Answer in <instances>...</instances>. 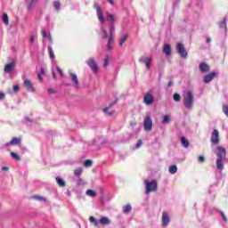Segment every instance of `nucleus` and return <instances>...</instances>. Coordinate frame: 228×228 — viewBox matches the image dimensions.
Masks as SVG:
<instances>
[{"mask_svg": "<svg viewBox=\"0 0 228 228\" xmlns=\"http://www.w3.org/2000/svg\"><path fill=\"white\" fill-rule=\"evenodd\" d=\"M55 181L60 188H65V186H67V183H65L63 179L60 178V176H57Z\"/></svg>", "mask_w": 228, "mask_h": 228, "instance_id": "19", "label": "nucleus"}, {"mask_svg": "<svg viewBox=\"0 0 228 228\" xmlns=\"http://www.w3.org/2000/svg\"><path fill=\"white\" fill-rule=\"evenodd\" d=\"M114 35H115V24L111 23V25H110V36L107 43V49L109 51H111V49H113Z\"/></svg>", "mask_w": 228, "mask_h": 228, "instance_id": "4", "label": "nucleus"}, {"mask_svg": "<svg viewBox=\"0 0 228 228\" xmlns=\"http://www.w3.org/2000/svg\"><path fill=\"white\" fill-rule=\"evenodd\" d=\"M37 77H38L39 81H44V78L42 77V74H38Z\"/></svg>", "mask_w": 228, "mask_h": 228, "instance_id": "56", "label": "nucleus"}, {"mask_svg": "<svg viewBox=\"0 0 228 228\" xmlns=\"http://www.w3.org/2000/svg\"><path fill=\"white\" fill-rule=\"evenodd\" d=\"M111 108L110 107H106L102 110L103 113H105L106 115H108V117H113V115H115V110H110Z\"/></svg>", "mask_w": 228, "mask_h": 228, "instance_id": "25", "label": "nucleus"}, {"mask_svg": "<svg viewBox=\"0 0 228 228\" xmlns=\"http://www.w3.org/2000/svg\"><path fill=\"white\" fill-rule=\"evenodd\" d=\"M110 60H111V57H110V55H106L105 56V61H104V64H103V67H108L110 65Z\"/></svg>", "mask_w": 228, "mask_h": 228, "instance_id": "39", "label": "nucleus"}, {"mask_svg": "<svg viewBox=\"0 0 228 228\" xmlns=\"http://www.w3.org/2000/svg\"><path fill=\"white\" fill-rule=\"evenodd\" d=\"M223 111L226 117H228V105H224L223 106Z\"/></svg>", "mask_w": 228, "mask_h": 228, "instance_id": "42", "label": "nucleus"}, {"mask_svg": "<svg viewBox=\"0 0 228 228\" xmlns=\"http://www.w3.org/2000/svg\"><path fill=\"white\" fill-rule=\"evenodd\" d=\"M22 79L25 90H27V92L35 93V86H33V82H31L29 79H27L24 76L22 77Z\"/></svg>", "mask_w": 228, "mask_h": 228, "instance_id": "9", "label": "nucleus"}, {"mask_svg": "<svg viewBox=\"0 0 228 228\" xmlns=\"http://www.w3.org/2000/svg\"><path fill=\"white\" fill-rule=\"evenodd\" d=\"M10 155L13 159H16V161H20V156L13 151L10 152Z\"/></svg>", "mask_w": 228, "mask_h": 228, "instance_id": "33", "label": "nucleus"}, {"mask_svg": "<svg viewBox=\"0 0 228 228\" xmlns=\"http://www.w3.org/2000/svg\"><path fill=\"white\" fill-rule=\"evenodd\" d=\"M194 101L195 98L193 97V93H191V91H188L183 97V105L187 110H191L193 108Z\"/></svg>", "mask_w": 228, "mask_h": 228, "instance_id": "2", "label": "nucleus"}, {"mask_svg": "<svg viewBox=\"0 0 228 228\" xmlns=\"http://www.w3.org/2000/svg\"><path fill=\"white\" fill-rule=\"evenodd\" d=\"M48 51H49V56L52 60H54L56 56H54V52L53 51V47L48 46Z\"/></svg>", "mask_w": 228, "mask_h": 228, "instance_id": "36", "label": "nucleus"}, {"mask_svg": "<svg viewBox=\"0 0 228 228\" xmlns=\"http://www.w3.org/2000/svg\"><path fill=\"white\" fill-rule=\"evenodd\" d=\"M60 6H61L60 2H54L53 3V7L55 8V10H57V12H60Z\"/></svg>", "mask_w": 228, "mask_h": 228, "instance_id": "41", "label": "nucleus"}, {"mask_svg": "<svg viewBox=\"0 0 228 228\" xmlns=\"http://www.w3.org/2000/svg\"><path fill=\"white\" fill-rule=\"evenodd\" d=\"M48 38L50 43L53 44V37L51 36V34H49Z\"/></svg>", "mask_w": 228, "mask_h": 228, "instance_id": "57", "label": "nucleus"}, {"mask_svg": "<svg viewBox=\"0 0 228 228\" xmlns=\"http://www.w3.org/2000/svg\"><path fill=\"white\" fill-rule=\"evenodd\" d=\"M37 1L38 0H30L28 4H27V8L29 12H31V10H33V8L35 7V4H37Z\"/></svg>", "mask_w": 228, "mask_h": 228, "instance_id": "26", "label": "nucleus"}, {"mask_svg": "<svg viewBox=\"0 0 228 228\" xmlns=\"http://www.w3.org/2000/svg\"><path fill=\"white\" fill-rule=\"evenodd\" d=\"M22 142V139L13 137L10 142H6L5 145H20V142Z\"/></svg>", "mask_w": 228, "mask_h": 228, "instance_id": "18", "label": "nucleus"}, {"mask_svg": "<svg viewBox=\"0 0 228 228\" xmlns=\"http://www.w3.org/2000/svg\"><path fill=\"white\" fill-rule=\"evenodd\" d=\"M142 140H138V142H137V143H136V145H135V149H140V147H142Z\"/></svg>", "mask_w": 228, "mask_h": 228, "instance_id": "47", "label": "nucleus"}, {"mask_svg": "<svg viewBox=\"0 0 228 228\" xmlns=\"http://www.w3.org/2000/svg\"><path fill=\"white\" fill-rule=\"evenodd\" d=\"M207 42H208V43L211 42V38L208 37V38H207Z\"/></svg>", "mask_w": 228, "mask_h": 228, "instance_id": "62", "label": "nucleus"}, {"mask_svg": "<svg viewBox=\"0 0 228 228\" xmlns=\"http://www.w3.org/2000/svg\"><path fill=\"white\" fill-rule=\"evenodd\" d=\"M107 1H108V3H110V4H114L113 0H107Z\"/></svg>", "mask_w": 228, "mask_h": 228, "instance_id": "60", "label": "nucleus"}, {"mask_svg": "<svg viewBox=\"0 0 228 228\" xmlns=\"http://www.w3.org/2000/svg\"><path fill=\"white\" fill-rule=\"evenodd\" d=\"M89 222H91V224H94V227H99V220L95 219V217L90 216Z\"/></svg>", "mask_w": 228, "mask_h": 228, "instance_id": "30", "label": "nucleus"}, {"mask_svg": "<svg viewBox=\"0 0 228 228\" xmlns=\"http://www.w3.org/2000/svg\"><path fill=\"white\" fill-rule=\"evenodd\" d=\"M2 20L5 26H8V24H10V19L8 18V14L6 12H4L2 16Z\"/></svg>", "mask_w": 228, "mask_h": 228, "instance_id": "28", "label": "nucleus"}, {"mask_svg": "<svg viewBox=\"0 0 228 228\" xmlns=\"http://www.w3.org/2000/svg\"><path fill=\"white\" fill-rule=\"evenodd\" d=\"M163 53H166V56H170L172 54V48L170 45H166L164 46Z\"/></svg>", "mask_w": 228, "mask_h": 228, "instance_id": "21", "label": "nucleus"}, {"mask_svg": "<svg viewBox=\"0 0 228 228\" xmlns=\"http://www.w3.org/2000/svg\"><path fill=\"white\" fill-rule=\"evenodd\" d=\"M48 94H50V95H53V94H56V91H54V89H53V88H50V89H48Z\"/></svg>", "mask_w": 228, "mask_h": 228, "instance_id": "50", "label": "nucleus"}, {"mask_svg": "<svg viewBox=\"0 0 228 228\" xmlns=\"http://www.w3.org/2000/svg\"><path fill=\"white\" fill-rule=\"evenodd\" d=\"M4 93L0 92V101H3L4 99Z\"/></svg>", "mask_w": 228, "mask_h": 228, "instance_id": "52", "label": "nucleus"}, {"mask_svg": "<svg viewBox=\"0 0 228 228\" xmlns=\"http://www.w3.org/2000/svg\"><path fill=\"white\" fill-rule=\"evenodd\" d=\"M225 159H217L216 160V168L217 170H224V160Z\"/></svg>", "mask_w": 228, "mask_h": 228, "instance_id": "22", "label": "nucleus"}, {"mask_svg": "<svg viewBox=\"0 0 228 228\" xmlns=\"http://www.w3.org/2000/svg\"><path fill=\"white\" fill-rule=\"evenodd\" d=\"M139 63H143L145 65L146 70H151L152 58L149 56H142L141 58H139Z\"/></svg>", "mask_w": 228, "mask_h": 228, "instance_id": "7", "label": "nucleus"}, {"mask_svg": "<svg viewBox=\"0 0 228 228\" xmlns=\"http://www.w3.org/2000/svg\"><path fill=\"white\" fill-rule=\"evenodd\" d=\"M32 199L38 200L39 202H47V199L40 195H34L32 196Z\"/></svg>", "mask_w": 228, "mask_h": 228, "instance_id": "27", "label": "nucleus"}, {"mask_svg": "<svg viewBox=\"0 0 228 228\" xmlns=\"http://www.w3.org/2000/svg\"><path fill=\"white\" fill-rule=\"evenodd\" d=\"M181 143L185 149H188L190 147V141H188L187 138L184 136L181 137Z\"/></svg>", "mask_w": 228, "mask_h": 228, "instance_id": "24", "label": "nucleus"}, {"mask_svg": "<svg viewBox=\"0 0 228 228\" xmlns=\"http://www.w3.org/2000/svg\"><path fill=\"white\" fill-rule=\"evenodd\" d=\"M221 215L223 216V220H224L225 222H227V217L225 216V214H224V212H221Z\"/></svg>", "mask_w": 228, "mask_h": 228, "instance_id": "55", "label": "nucleus"}, {"mask_svg": "<svg viewBox=\"0 0 228 228\" xmlns=\"http://www.w3.org/2000/svg\"><path fill=\"white\" fill-rule=\"evenodd\" d=\"M86 63L94 74H97L99 72V66L97 65V62H95V59L90 58L86 61Z\"/></svg>", "mask_w": 228, "mask_h": 228, "instance_id": "11", "label": "nucleus"}, {"mask_svg": "<svg viewBox=\"0 0 228 228\" xmlns=\"http://www.w3.org/2000/svg\"><path fill=\"white\" fill-rule=\"evenodd\" d=\"M176 51L178 54H180L181 58H188V52H186L184 45L178 43L176 45Z\"/></svg>", "mask_w": 228, "mask_h": 228, "instance_id": "10", "label": "nucleus"}, {"mask_svg": "<svg viewBox=\"0 0 228 228\" xmlns=\"http://www.w3.org/2000/svg\"><path fill=\"white\" fill-rule=\"evenodd\" d=\"M43 42H45V37H47V31L42 30Z\"/></svg>", "mask_w": 228, "mask_h": 228, "instance_id": "44", "label": "nucleus"}, {"mask_svg": "<svg viewBox=\"0 0 228 228\" xmlns=\"http://www.w3.org/2000/svg\"><path fill=\"white\" fill-rule=\"evenodd\" d=\"M86 195H87L88 197H96L97 196V192H95V191L94 190H87L86 192Z\"/></svg>", "mask_w": 228, "mask_h": 228, "instance_id": "32", "label": "nucleus"}, {"mask_svg": "<svg viewBox=\"0 0 228 228\" xmlns=\"http://www.w3.org/2000/svg\"><path fill=\"white\" fill-rule=\"evenodd\" d=\"M99 224H102V225H110V224H111V220L106 216H103L99 220Z\"/></svg>", "mask_w": 228, "mask_h": 228, "instance_id": "20", "label": "nucleus"}, {"mask_svg": "<svg viewBox=\"0 0 228 228\" xmlns=\"http://www.w3.org/2000/svg\"><path fill=\"white\" fill-rule=\"evenodd\" d=\"M199 161H200V163H204V161H206V159L204 158V156H200Z\"/></svg>", "mask_w": 228, "mask_h": 228, "instance_id": "51", "label": "nucleus"}, {"mask_svg": "<svg viewBox=\"0 0 228 228\" xmlns=\"http://www.w3.org/2000/svg\"><path fill=\"white\" fill-rule=\"evenodd\" d=\"M173 99L175 102H179V101H181V94L175 93L173 96Z\"/></svg>", "mask_w": 228, "mask_h": 228, "instance_id": "40", "label": "nucleus"}, {"mask_svg": "<svg viewBox=\"0 0 228 228\" xmlns=\"http://www.w3.org/2000/svg\"><path fill=\"white\" fill-rule=\"evenodd\" d=\"M219 28L221 29H224L225 33H227V21L223 20L221 22H219Z\"/></svg>", "mask_w": 228, "mask_h": 228, "instance_id": "29", "label": "nucleus"}, {"mask_svg": "<svg viewBox=\"0 0 228 228\" xmlns=\"http://www.w3.org/2000/svg\"><path fill=\"white\" fill-rule=\"evenodd\" d=\"M93 163L94 162L91 159H86L84 163V167H86V168H89V167H92Z\"/></svg>", "mask_w": 228, "mask_h": 228, "instance_id": "37", "label": "nucleus"}, {"mask_svg": "<svg viewBox=\"0 0 228 228\" xmlns=\"http://www.w3.org/2000/svg\"><path fill=\"white\" fill-rule=\"evenodd\" d=\"M30 44H33L35 42V36H31L29 39Z\"/></svg>", "mask_w": 228, "mask_h": 228, "instance_id": "54", "label": "nucleus"}, {"mask_svg": "<svg viewBox=\"0 0 228 228\" xmlns=\"http://www.w3.org/2000/svg\"><path fill=\"white\" fill-rule=\"evenodd\" d=\"M107 22H109L110 25L115 24V16L110 12H107Z\"/></svg>", "mask_w": 228, "mask_h": 228, "instance_id": "23", "label": "nucleus"}, {"mask_svg": "<svg viewBox=\"0 0 228 228\" xmlns=\"http://www.w3.org/2000/svg\"><path fill=\"white\" fill-rule=\"evenodd\" d=\"M211 142L214 145H218L220 142V134L218 133V130L215 129L212 132Z\"/></svg>", "mask_w": 228, "mask_h": 228, "instance_id": "13", "label": "nucleus"}, {"mask_svg": "<svg viewBox=\"0 0 228 228\" xmlns=\"http://www.w3.org/2000/svg\"><path fill=\"white\" fill-rule=\"evenodd\" d=\"M24 122H25V124H29V123L33 122V119L27 117V118H24Z\"/></svg>", "mask_w": 228, "mask_h": 228, "instance_id": "46", "label": "nucleus"}, {"mask_svg": "<svg viewBox=\"0 0 228 228\" xmlns=\"http://www.w3.org/2000/svg\"><path fill=\"white\" fill-rule=\"evenodd\" d=\"M199 70L201 74H208L210 70L209 64L206 62H200L199 65Z\"/></svg>", "mask_w": 228, "mask_h": 228, "instance_id": "14", "label": "nucleus"}, {"mask_svg": "<svg viewBox=\"0 0 228 228\" xmlns=\"http://www.w3.org/2000/svg\"><path fill=\"white\" fill-rule=\"evenodd\" d=\"M176 172H177V166L174 165L169 167V174L174 175Z\"/></svg>", "mask_w": 228, "mask_h": 228, "instance_id": "35", "label": "nucleus"}, {"mask_svg": "<svg viewBox=\"0 0 228 228\" xmlns=\"http://www.w3.org/2000/svg\"><path fill=\"white\" fill-rule=\"evenodd\" d=\"M131 211V205H126L124 208V213H129Z\"/></svg>", "mask_w": 228, "mask_h": 228, "instance_id": "43", "label": "nucleus"}, {"mask_svg": "<svg viewBox=\"0 0 228 228\" xmlns=\"http://www.w3.org/2000/svg\"><path fill=\"white\" fill-rule=\"evenodd\" d=\"M170 123V116H164L162 119V124H169Z\"/></svg>", "mask_w": 228, "mask_h": 228, "instance_id": "38", "label": "nucleus"}, {"mask_svg": "<svg viewBox=\"0 0 228 228\" xmlns=\"http://www.w3.org/2000/svg\"><path fill=\"white\" fill-rule=\"evenodd\" d=\"M83 174V167L77 168L74 170V175L77 177H80V175Z\"/></svg>", "mask_w": 228, "mask_h": 228, "instance_id": "34", "label": "nucleus"}, {"mask_svg": "<svg viewBox=\"0 0 228 228\" xmlns=\"http://www.w3.org/2000/svg\"><path fill=\"white\" fill-rule=\"evenodd\" d=\"M56 70H58V72L61 74V77H63V70H61V69H60L58 66H56Z\"/></svg>", "mask_w": 228, "mask_h": 228, "instance_id": "48", "label": "nucleus"}, {"mask_svg": "<svg viewBox=\"0 0 228 228\" xmlns=\"http://www.w3.org/2000/svg\"><path fill=\"white\" fill-rule=\"evenodd\" d=\"M215 77H216V72H211V73L207 74L204 77L203 81L206 84L211 83V81H213V79H215Z\"/></svg>", "mask_w": 228, "mask_h": 228, "instance_id": "15", "label": "nucleus"}, {"mask_svg": "<svg viewBox=\"0 0 228 228\" xmlns=\"http://www.w3.org/2000/svg\"><path fill=\"white\" fill-rule=\"evenodd\" d=\"M118 99H116L113 102L110 103V105L108 106L109 108H113V106H115V104H117L118 102Z\"/></svg>", "mask_w": 228, "mask_h": 228, "instance_id": "49", "label": "nucleus"}, {"mask_svg": "<svg viewBox=\"0 0 228 228\" xmlns=\"http://www.w3.org/2000/svg\"><path fill=\"white\" fill-rule=\"evenodd\" d=\"M170 222H172L170 214L168 213V211L164 210L161 216V227L163 228L168 227Z\"/></svg>", "mask_w": 228, "mask_h": 228, "instance_id": "5", "label": "nucleus"}, {"mask_svg": "<svg viewBox=\"0 0 228 228\" xmlns=\"http://www.w3.org/2000/svg\"><path fill=\"white\" fill-rule=\"evenodd\" d=\"M71 81L74 84V86L77 88L79 86V78H77V75L76 73H72L71 71L69 72Z\"/></svg>", "mask_w": 228, "mask_h": 228, "instance_id": "17", "label": "nucleus"}, {"mask_svg": "<svg viewBox=\"0 0 228 228\" xmlns=\"http://www.w3.org/2000/svg\"><path fill=\"white\" fill-rule=\"evenodd\" d=\"M144 184L146 187V195H149L151 191H156L158 190V182L156 180H152L151 182H149V180H145Z\"/></svg>", "mask_w": 228, "mask_h": 228, "instance_id": "3", "label": "nucleus"}, {"mask_svg": "<svg viewBox=\"0 0 228 228\" xmlns=\"http://www.w3.org/2000/svg\"><path fill=\"white\" fill-rule=\"evenodd\" d=\"M16 65L17 64L15 63V61L7 63L4 69V72H5V74H10V72H12V70H13V69H15Z\"/></svg>", "mask_w": 228, "mask_h": 228, "instance_id": "16", "label": "nucleus"}, {"mask_svg": "<svg viewBox=\"0 0 228 228\" xmlns=\"http://www.w3.org/2000/svg\"><path fill=\"white\" fill-rule=\"evenodd\" d=\"M2 170H3L4 172H8V170H10V167H2Z\"/></svg>", "mask_w": 228, "mask_h": 228, "instance_id": "53", "label": "nucleus"}, {"mask_svg": "<svg viewBox=\"0 0 228 228\" xmlns=\"http://www.w3.org/2000/svg\"><path fill=\"white\" fill-rule=\"evenodd\" d=\"M143 102L146 106H151V104L154 102V94H152V91H149L144 94Z\"/></svg>", "mask_w": 228, "mask_h": 228, "instance_id": "8", "label": "nucleus"}, {"mask_svg": "<svg viewBox=\"0 0 228 228\" xmlns=\"http://www.w3.org/2000/svg\"><path fill=\"white\" fill-rule=\"evenodd\" d=\"M39 74H41V75L45 74V69H44V68H42V69H41V72H40Z\"/></svg>", "mask_w": 228, "mask_h": 228, "instance_id": "58", "label": "nucleus"}, {"mask_svg": "<svg viewBox=\"0 0 228 228\" xmlns=\"http://www.w3.org/2000/svg\"><path fill=\"white\" fill-rule=\"evenodd\" d=\"M152 118H151V116H145L143 120V127L144 131H147L148 133L152 131Z\"/></svg>", "mask_w": 228, "mask_h": 228, "instance_id": "6", "label": "nucleus"}, {"mask_svg": "<svg viewBox=\"0 0 228 228\" xmlns=\"http://www.w3.org/2000/svg\"><path fill=\"white\" fill-rule=\"evenodd\" d=\"M13 92H15L17 94V92H19V90H20V87L19 86V85L13 86L12 87Z\"/></svg>", "mask_w": 228, "mask_h": 228, "instance_id": "45", "label": "nucleus"}, {"mask_svg": "<svg viewBox=\"0 0 228 228\" xmlns=\"http://www.w3.org/2000/svg\"><path fill=\"white\" fill-rule=\"evenodd\" d=\"M53 79H56V74L54 72H53Z\"/></svg>", "mask_w": 228, "mask_h": 228, "instance_id": "61", "label": "nucleus"}, {"mask_svg": "<svg viewBox=\"0 0 228 228\" xmlns=\"http://www.w3.org/2000/svg\"><path fill=\"white\" fill-rule=\"evenodd\" d=\"M174 86V82L173 81H169L167 84V86Z\"/></svg>", "mask_w": 228, "mask_h": 228, "instance_id": "59", "label": "nucleus"}, {"mask_svg": "<svg viewBox=\"0 0 228 228\" xmlns=\"http://www.w3.org/2000/svg\"><path fill=\"white\" fill-rule=\"evenodd\" d=\"M94 8H95L98 20L102 24L100 35L103 40H106V38H108V31L106 30V26H104V24H106V18L102 13V8H101V5H99L97 2L94 3Z\"/></svg>", "mask_w": 228, "mask_h": 228, "instance_id": "1", "label": "nucleus"}, {"mask_svg": "<svg viewBox=\"0 0 228 228\" xmlns=\"http://www.w3.org/2000/svg\"><path fill=\"white\" fill-rule=\"evenodd\" d=\"M127 34L123 35L122 37H120L118 45H120V47H122L124 45V42H126V40H127Z\"/></svg>", "mask_w": 228, "mask_h": 228, "instance_id": "31", "label": "nucleus"}, {"mask_svg": "<svg viewBox=\"0 0 228 228\" xmlns=\"http://www.w3.org/2000/svg\"><path fill=\"white\" fill-rule=\"evenodd\" d=\"M215 152L218 159H225L226 151L224 150V147L218 146Z\"/></svg>", "mask_w": 228, "mask_h": 228, "instance_id": "12", "label": "nucleus"}]
</instances>
